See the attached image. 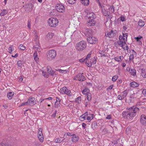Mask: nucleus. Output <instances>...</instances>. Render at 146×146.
<instances>
[{"label":"nucleus","instance_id":"f257e3e1","mask_svg":"<svg viewBox=\"0 0 146 146\" xmlns=\"http://www.w3.org/2000/svg\"><path fill=\"white\" fill-rule=\"evenodd\" d=\"M139 111V109L138 108L133 106L127 108L126 111H123L122 115L124 119L131 121L137 115Z\"/></svg>","mask_w":146,"mask_h":146},{"label":"nucleus","instance_id":"f03ea898","mask_svg":"<svg viewBox=\"0 0 146 146\" xmlns=\"http://www.w3.org/2000/svg\"><path fill=\"white\" fill-rule=\"evenodd\" d=\"M86 47V42L84 40H82L77 44L76 48L77 50L80 51L84 49Z\"/></svg>","mask_w":146,"mask_h":146},{"label":"nucleus","instance_id":"7ed1b4c3","mask_svg":"<svg viewBox=\"0 0 146 146\" xmlns=\"http://www.w3.org/2000/svg\"><path fill=\"white\" fill-rule=\"evenodd\" d=\"M58 20L55 18H51L48 20V23L49 26L52 27L57 26L58 23Z\"/></svg>","mask_w":146,"mask_h":146},{"label":"nucleus","instance_id":"20e7f679","mask_svg":"<svg viewBox=\"0 0 146 146\" xmlns=\"http://www.w3.org/2000/svg\"><path fill=\"white\" fill-rule=\"evenodd\" d=\"M56 55V51L54 50H51L48 51L47 54V58L49 60L54 58Z\"/></svg>","mask_w":146,"mask_h":146},{"label":"nucleus","instance_id":"39448f33","mask_svg":"<svg viewBox=\"0 0 146 146\" xmlns=\"http://www.w3.org/2000/svg\"><path fill=\"white\" fill-rule=\"evenodd\" d=\"M74 80H77L79 81L83 82L86 80L85 77L83 75V73H80L77 74L74 78Z\"/></svg>","mask_w":146,"mask_h":146},{"label":"nucleus","instance_id":"423d86ee","mask_svg":"<svg viewBox=\"0 0 146 146\" xmlns=\"http://www.w3.org/2000/svg\"><path fill=\"white\" fill-rule=\"evenodd\" d=\"M56 10L58 12H63L65 10L64 5L61 4H58L56 7Z\"/></svg>","mask_w":146,"mask_h":146},{"label":"nucleus","instance_id":"0eeeda50","mask_svg":"<svg viewBox=\"0 0 146 146\" xmlns=\"http://www.w3.org/2000/svg\"><path fill=\"white\" fill-rule=\"evenodd\" d=\"M60 92L62 94H66L69 96H71V91L68 90L66 87H64L60 89Z\"/></svg>","mask_w":146,"mask_h":146},{"label":"nucleus","instance_id":"6e6552de","mask_svg":"<svg viewBox=\"0 0 146 146\" xmlns=\"http://www.w3.org/2000/svg\"><path fill=\"white\" fill-rule=\"evenodd\" d=\"M87 41L91 44H96L97 41L96 38L93 36L89 37L87 38Z\"/></svg>","mask_w":146,"mask_h":146},{"label":"nucleus","instance_id":"1a4fd4ad","mask_svg":"<svg viewBox=\"0 0 146 146\" xmlns=\"http://www.w3.org/2000/svg\"><path fill=\"white\" fill-rule=\"evenodd\" d=\"M95 17L91 18V19H89L87 22V24L88 26H93L95 24L96 22L94 20Z\"/></svg>","mask_w":146,"mask_h":146},{"label":"nucleus","instance_id":"9d476101","mask_svg":"<svg viewBox=\"0 0 146 146\" xmlns=\"http://www.w3.org/2000/svg\"><path fill=\"white\" fill-rule=\"evenodd\" d=\"M28 104L30 106H33L36 104V101L34 98L30 97L27 101Z\"/></svg>","mask_w":146,"mask_h":146},{"label":"nucleus","instance_id":"9b49d317","mask_svg":"<svg viewBox=\"0 0 146 146\" xmlns=\"http://www.w3.org/2000/svg\"><path fill=\"white\" fill-rule=\"evenodd\" d=\"M140 120L141 123L142 125H146V116L145 115L142 114L141 115Z\"/></svg>","mask_w":146,"mask_h":146},{"label":"nucleus","instance_id":"f8f14e48","mask_svg":"<svg viewBox=\"0 0 146 146\" xmlns=\"http://www.w3.org/2000/svg\"><path fill=\"white\" fill-rule=\"evenodd\" d=\"M117 43L118 45L121 47H123V46L125 44L127 45L126 43V41L125 40H124V41H123L119 40L117 41Z\"/></svg>","mask_w":146,"mask_h":146},{"label":"nucleus","instance_id":"ddd939ff","mask_svg":"<svg viewBox=\"0 0 146 146\" xmlns=\"http://www.w3.org/2000/svg\"><path fill=\"white\" fill-rule=\"evenodd\" d=\"M78 136H76V135L74 134L72 137V141L73 142H76L78 141Z\"/></svg>","mask_w":146,"mask_h":146},{"label":"nucleus","instance_id":"4468645a","mask_svg":"<svg viewBox=\"0 0 146 146\" xmlns=\"http://www.w3.org/2000/svg\"><path fill=\"white\" fill-rule=\"evenodd\" d=\"M123 57L122 56H117L114 58V59L116 61L119 62H121L123 59Z\"/></svg>","mask_w":146,"mask_h":146},{"label":"nucleus","instance_id":"2eb2a0df","mask_svg":"<svg viewBox=\"0 0 146 146\" xmlns=\"http://www.w3.org/2000/svg\"><path fill=\"white\" fill-rule=\"evenodd\" d=\"M141 75L143 78H146V71L145 69H141Z\"/></svg>","mask_w":146,"mask_h":146},{"label":"nucleus","instance_id":"dca6fc26","mask_svg":"<svg viewBox=\"0 0 146 146\" xmlns=\"http://www.w3.org/2000/svg\"><path fill=\"white\" fill-rule=\"evenodd\" d=\"M114 33L113 31H111L110 32H108L107 34H106L105 35L106 36H108L109 38H111L113 36Z\"/></svg>","mask_w":146,"mask_h":146},{"label":"nucleus","instance_id":"f3484780","mask_svg":"<svg viewBox=\"0 0 146 146\" xmlns=\"http://www.w3.org/2000/svg\"><path fill=\"white\" fill-rule=\"evenodd\" d=\"M139 84L135 82H133L130 83V86L133 88L137 87L139 86Z\"/></svg>","mask_w":146,"mask_h":146},{"label":"nucleus","instance_id":"a211bd4d","mask_svg":"<svg viewBox=\"0 0 146 146\" xmlns=\"http://www.w3.org/2000/svg\"><path fill=\"white\" fill-rule=\"evenodd\" d=\"M87 17L89 19H91V18L94 17H95V18H96V16L92 12L88 13L87 15Z\"/></svg>","mask_w":146,"mask_h":146},{"label":"nucleus","instance_id":"6ab92c4d","mask_svg":"<svg viewBox=\"0 0 146 146\" xmlns=\"http://www.w3.org/2000/svg\"><path fill=\"white\" fill-rule=\"evenodd\" d=\"M81 3L85 6L88 5L89 3V0H80Z\"/></svg>","mask_w":146,"mask_h":146},{"label":"nucleus","instance_id":"aec40b11","mask_svg":"<svg viewBox=\"0 0 146 146\" xmlns=\"http://www.w3.org/2000/svg\"><path fill=\"white\" fill-rule=\"evenodd\" d=\"M54 34L52 33H49L46 35V38L48 39H51L52 38Z\"/></svg>","mask_w":146,"mask_h":146},{"label":"nucleus","instance_id":"412c9836","mask_svg":"<svg viewBox=\"0 0 146 146\" xmlns=\"http://www.w3.org/2000/svg\"><path fill=\"white\" fill-rule=\"evenodd\" d=\"M34 58L35 61L37 62L38 61L39 58L38 57L37 53L36 51H35L34 53Z\"/></svg>","mask_w":146,"mask_h":146},{"label":"nucleus","instance_id":"4be33fe9","mask_svg":"<svg viewBox=\"0 0 146 146\" xmlns=\"http://www.w3.org/2000/svg\"><path fill=\"white\" fill-rule=\"evenodd\" d=\"M90 90L88 88H85L82 91V93L83 94H86L88 93H90Z\"/></svg>","mask_w":146,"mask_h":146},{"label":"nucleus","instance_id":"5701e85b","mask_svg":"<svg viewBox=\"0 0 146 146\" xmlns=\"http://www.w3.org/2000/svg\"><path fill=\"white\" fill-rule=\"evenodd\" d=\"M122 96L123 98H125L127 95L128 92L127 90H124V91L122 92Z\"/></svg>","mask_w":146,"mask_h":146},{"label":"nucleus","instance_id":"b1692460","mask_svg":"<svg viewBox=\"0 0 146 146\" xmlns=\"http://www.w3.org/2000/svg\"><path fill=\"white\" fill-rule=\"evenodd\" d=\"M92 128L93 129H94L97 126V122L94 121L92 123Z\"/></svg>","mask_w":146,"mask_h":146},{"label":"nucleus","instance_id":"393cba45","mask_svg":"<svg viewBox=\"0 0 146 146\" xmlns=\"http://www.w3.org/2000/svg\"><path fill=\"white\" fill-rule=\"evenodd\" d=\"M14 94V93L13 92H9V93H7V97L10 100L12 98Z\"/></svg>","mask_w":146,"mask_h":146},{"label":"nucleus","instance_id":"a878e982","mask_svg":"<svg viewBox=\"0 0 146 146\" xmlns=\"http://www.w3.org/2000/svg\"><path fill=\"white\" fill-rule=\"evenodd\" d=\"M145 22L142 20L140 19L138 22V25L139 26L142 27L145 25Z\"/></svg>","mask_w":146,"mask_h":146},{"label":"nucleus","instance_id":"bb28decb","mask_svg":"<svg viewBox=\"0 0 146 146\" xmlns=\"http://www.w3.org/2000/svg\"><path fill=\"white\" fill-rule=\"evenodd\" d=\"M7 12V11L6 10L3 9L2 11L1 12L0 14V15L1 16H4L6 14Z\"/></svg>","mask_w":146,"mask_h":146},{"label":"nucleus","instance_id":"cd10ccee","mask_svg":"<svg viewBox=\"0 0 146 146\" xmlns=\"http://www.w3.org/2000/svg\"><path fill=\"white\" fill-rule=\"evenodd\" d=\"M60 106V101H58V100H57L55 102V107L56 108H58V107Z\"/></svg>","mask_w":146,"mask_h":146},{"label":"nucleus","instance_id":"c85d7f7f","mask_svg":"<svg viewBox=\"0 0 146 146\" xmlns=\"http://www.w3.org/2000/svg\"><path fill=\"white\" fill-rule=\"evenodd\" d=\"M131 74L133 76H135L136 75V70L133 69H131V71L130 72Z\"/></svg>","mask_w":146,"mask_h":146},{"label":"nucleus","instance_id":"c756f323","mask_svg":"<svg viewBox=\"0 0 146 146\" xmlns=\"http://www.w3.org/2000/svg\"><path fill=\"white\" fill-rule=\"evenodd\" d=\"M103 12L104 15L105 16H106L107 15L109 16L110 15V13L107 11L104 10L103 11Z\"/></svg>","mask_w":146,"mask_h":146},{"label":"nucleus","instance_id":"7c9ffc66","mask_svg":"<svg viewBox=\"0 0 146 146\" xmlns=\"http://www.w3.org/2000/svg\"><path fill=\"white\" fill-rule=\"evenodd\" d=\"M64 141V139L61 140L60 138H57L55 140V141L57 143H60Z\"/></svg>","mask_w":146,"mask_h":146},{"label":"nucleus","instance_id":"2f4dec72","mask_svg":"<svg viewBox=\"0 0 146 146\" xmlns=\"http://www.w3.org/2000/svg\"><path fill=\"white\" fill-rule=\"evenodd\" d=\"M135 94L134 93L132 94L130 97V100L131 102H133V99L134 98V95Z\"/></svg>","mask_w":146,"mask_h":146},{"label":"nucleus","instance_id":"473e14b6","mask_svg":"<svg viewBox=\"0 0 146 146\" xmlns=\"http://www.w3.org/2000/svg\"><path fill=\"white\" fill-rule=\"evenodd\" d=\"M86 64L89 67H91L92 65V63L91 62H89V60H87L86 62Z\"/></svg>","mask_w":146,"mask_h":146},{"label":"nucleus","instance_id":"72a5a7b5","mask_svg":"<svg viewBox=\"0 0 146 146\" xmlns=\"http://www.w3.org/2000/svg\"><path fill=\"white\" fill-rule=\"evenodd\" d=\"M86 95L87 98V99L88 100V101H89L91 100V94L90 93H88Z\"/></svg>","mask_w":146,"mask_h":146},{"label":"nucleus","instance_id":"f704fd0d","mask_svg":"<svg viewBox=\"0 0 146 146\" xmlns=\"http://www.w3.org/2000/svg\"><path fill=\"white\" fill-rule=\"evenodd\" d=\"M99 53L101 55V56H104V57L106 56V54H105L103 50H100Z\"/></svg>","mask_w":146,"mask_h":146},{"label":"nucleus","instance_id":"c9c22d12","mask_svg":"<svg viewBox=\"0 0 146 146\" xmlns=\"http://www.w3.org/2000/svg\"><path fill=\"white\" fill-rule=\"evenodd\" d=\"M19 48L20 49L24 50L25 49V47L22 44H21L19 46Z\"/></svg>","mask_w":146,"mask_h":146},{"label":"nucleus","instance_id":"e433bc0d","mask_svg":"<svg viewBox=\"0 0 146 146\" xmlns=\"http://www.w3.org/2000/svg\"><path fill=\"white\" fill-rule=\"evenodd\" d=\"M47 72L48 73L50 74L52 70V68L50 66H48L47 67Z\"/></svg>","mask_w":146,"mask_h":146},{"label":"nucleus","instance_id":"4c0bfd02","mask_svg":"<svg viewBox=\"0 0 146 146\" xmlns=\"http://www.w3.org/2000/svg\"><path fill=\"white\" fill-rule=\"evenodd\" d=\"M76 0H68V2L70 4H74L76 1Z\"/></svg>","mask_w":146,"mask_h":146},{"label":"nucleus","instance_id":"58836bf2","mask_svg":"<svg viewBox=\"0 0 146 146\" xmlns=\"http://www.w3.org/2000/svg\"><path fill=\"white\" fill-rule=\"evenodd\" d=\"M38 139L40 142H42L44 140L43 136H38Z\"/></svg>","mask_w":146,"mask_h":146},{"label":"nucleus","instance_id":"ea45409f","mask_svg":"<svg viewBox=\"0 0 146 146\" xmlns=\"http://www.w3.org/2000/svg\"><path fill=\"white\" fill-rule=\"evenodd\" d=\"M81 98L80 96H79L76 99V101L78 104H79L81 101Z\"/></svg>","mask_w":146,"mask_h":146},{"label":"nucleus","instance_id":"a19ab883","mask_svg":"<svg viewBox=\"0 0 146 146\" xmlns=\"http://www.w3.org/2000/svg\"><path fill=\"white\" fill-rule=\"evenodd\" d=\"M118 76L117 75L113 76L112 78V80L113 81H115L118 78Z\"/></svg>","mask_w":146,"mask_h":146},{"label":"nucleus","instance_id":"79ce46f5","mask_svg":"<svg viewBox=\"0 0 146 146\" xmlns=\"http://www.w3.org/2000/svg\"><path fill=\"white\" fill-rule=\"evenodd\" d=\"M119 40L121 41H124V40L125 41L126 39H125V38L124 37H123L121 35H120L119 36Z\"/></svg>","mask_w":146,"mask_h":146},{"label":"nucleus","instance_id":"37998d69","mask_svg":"<svg viewBox=\"0 0 146 146\" xmlns=\"http://www.w3.org/2000/svg\"><path fill=\"white\" fill-rule=\"evenodd\" d=\"M17 64L18 66L19 67H21L22 65L21 61L20 60L18 61L17 62Z\"/></svg>","mask_w":146,"mask_h":146},{"label":"nucleus","instance_id":"c03bdc74","mask_svg":"<svg viewBox=\"0 0 146 146\" xmlns=\"http://www.w3.org/2000/svg\"><path fill=\"white\" fill-rule=\"evenodd\" d=\"M110 9L111 12L113 13L114 11V7L113 6H111L110 7Z\"/></svg>","mask_w":146,"mask_h":146},{"label":"nucleus","instance_id":"a18cd8bd","mask_svg":"<svg viewBox=\"0 0 146 146\" xmlns=\"http://www.w3.org/2000/svg\"><path fill=\"white\" fill-rule=\"evenodd\" d=\"M60 73H67V71L66 70H62L60 69H58Z\"/></svg>","mask_w":146,"mask_h":146},{"label":"nucleus","instance_id":"49530a36","mask_svg":"<svg viewBox=\"0 0 146 146\" xmlns=\"http://www.w3.org/2000/svg\"><path fill=\"white\" fill-rule=\"evenodd\" d=\"M142 38V37L141 36H139L138 37L135 38V39H136L137 41H139L140 39Z\"/></svg>","mask_w":146,"mask_h":146},{"label":"nucleus","instance_id":"de8ad7c7","mask_svg":"<svg viewBox=\"0 0 146 146\" xmlns=\"http://www.w3.org/2000/svg\"><path fill=\"white\" fill-rule=\"evenodd\" d=\"M87 113H88V112H86V113H85L84 114L82 115L81 116V117H82V118H83L84 119H85L86 117V115L87 114Z\"/></svg>","mask_w":146,"mask_h":146},{"label":"nucleus","instance_id":"09e8293b","mask_svg":"<svg viewBox=\"0 0 146 146\" xmlns=\"http://www.w3.org/2000/svg\"><path fill=\"white\" fill-rule=\"evenodd\" d=\"M120 18L121 20L122 21V22L125 21H126V19L124 17L121 16Z\"/></svg>","mask_w":146,"mask_h":146},{"label":"nucleus","instance_id":"8fccbe9b","mask_svg":"<svg viewBox=\"0 0 146 146\" xmlns=\"http://www.w3.org/2000/svg\"><path fill=\"white\" fill-rule=\"evenodd\" d=\"M117 98L118 99L120 100H121L123 99L122 98V96H121L120 95H118L117 96Z\"/></svg>","mask_w":146,"mask_h":146},{"label":"nucleus","instance_id":"3c124183","mask_svg":"<svg viewBox=\"0 0 146 146\" xmlns=\"http://www.w3.org/2000/svg\"><path fill=\"white\" fill-rule=\"evenodd\" d=\"M27 104H28L27 101V102H25L24 103H23L21 104L20 105V106H24V105H27Z\"/></svg>","mask_w":146,"mask_h":146},{"label":"nucleus","instance_id":"603ef678","mask_svg":"<svg viewBox=\"0 0 146 146\" xmlns=\"http://www.w3.org/2000/svg\"><path fill=\"white\" fill-rule=\"evenodd\" d=\"M66 134L67 135L70 136H72V137L74 135V134H72V133H70L69 132L67 133Z\"/></svg>","mask_w":146,"mask_h":146},{"label":"nucleus","instance_id":"864d4df0","mask_svg":"<svg viewBox=\"0 0 146 146\" xmlns=\"http://www.w3.org/2000/svg\"><path fill=\"white\" fill-rule=\"evenodd\" d=\"M123 36H122L123 37H124V38H125V39H126V41L127 40V33H125V34L123 33Z\"/></svg>","mask_w":146,"mask_h":146},{"label":"nucleus","instance_id":"5fc2aeb1","mask_svg":"<svg viewBox=\"0 0 146 146\" xmlns=\"http://www.w3.org/2000/svg\"><path fill=\"white\" fill-rule=\"evenodd\" d=\"M57 112V111L56 110L54 113L52 114V115H51V116L52 117H54L56 116V113Z\"/></svg>","mask_w":146,"mask_h":146},{"label":"nucleus","instance_id":"6e6d98bb","mask_svg":"<svg viewBox=\"0 0 146 146\" xmlns=\"http://www.w3.org/2000/svg\"><path fill=\"white\" fill-rule=\"evenodd\" d=\"M30 22L31 21H28V25L27 26L28 27L29 29H30L31 28V24H30Z\"/></svg>","mask_w":146,"mask_h":146},{"label":"nucleus","instance_id":"4d7b16f0","mask_svg":"<svg viewBox=\"0 0 146 146\" xmlns=\"http://www.w3.org/2000/svg\"><path fill=\"white\" fill-rule=\"evenodd\" d=\"M13 51V48L11 47H9V52L11 53Z\"/></svg>","mask_w":146,"mask_h":146},{"label":"nucleus","instance_id":"13d9d810","mask_svg":"<svg viewBox=\"0 0 146 146\" xmlns=\"http://www.w3.org/2000/svg\"><path fill=\"white\" fill-rule=\"evenodd\" d=\"M96 59L95 58V57H94V60H93L92 62H91L92 64H95L96 63Z\"/></svg>","mask_w":146,"mask_h":146},{"label":"nucleus","instance_id":"bf43d9fd","mask_svg":"<svg viewBox=\"0 0 146 146\" xmlns=\"http://www.w3.org/2000/svg\"><path fill=\"white\" fill-rule=\"evenodd\" d=\"M142 93L144 95H146V89H143Z\"/></svg>","mask_w":146,"mask_h":146},{"label":"nucleus","instance_id":"052dcab7","mask_svg":"<svg viewBox=\"0 0 146 146\" xmlns=\"http://www.w3.org/2000/svg\"><path fill=\"white\" fill-rule=\"evenodd\" d=\"M113 87V85H111L110 86L108 87L106 89L107 90H111Z\"/></svg>","mask_w":146,"mask_h":146},{"label":"nucleus","instance_id":"680f3d73","mask_svg":"<svg viewBox=\"0 0 146 146\" xmlns=\"http://www.w3.org/2000/svg\"><path fill=\"white\" fill-rule=\"evenodd\" d=\"M91 54L89 53L88 54L87 56H86V58H85V60L87 59L88 58H90V57Z\"/></svg>","mask_w":146,"mask_h":146},{"label":"nucleus","instance_id":"e2e57ef3","mask_svg":"<svg viewBox=\"0 0 146 146\" xmlns=\"http://www.w3.org/2000/svg\"><path fill=\"white\" fill-rule=\"evenodd\" d=\"M111 118V115H108L106 117V119H110Z\"/></svg>","mask_w":146,"mask_h":146},{"label":"nucleus","instance_id":"0e129e2a","mask_svg":"<svg viewBox=\"0 0 146 146\" xmlns=\"http://www.w3.org/2000/svg\"><path fill=\"white\" fill-rule=\"evenodd\" d=\"M38 136H43L42 132H41V131L38 132Z\"/></svg>","mask_w":146,"mask_h":146},{"label":"nucleus","instance_id":"69168bd1","mask_svg":"<svg viewBox=\"0 0 146 146\" xmlns=\"http://www.w3.org/2000/svg\"><path fill=\"white\" fill-rule=\"evenodd\" d=\"M18 56V53H16L15 54V55H12L11 56L12 57L14 58H16Z\"/></svg>","mask_w":146,"mask_h":146},{"label":"nucleus","instance_id":"338daca9","mask_svg":"<svg viewBox=\"0 0 146 146\" xmlns=\"http://www.w3.org/2000/svg\"><path fill=\"white\" fill-rule=\"evenodd\" d=\"M29 6V7L30 9H32V8H33V5L32 4H29L28 5Z\"/></svg>","mask_w":146,"mask_h":146},{"label":"nucleus","instance_id":"774afa93","mask_svg":"<svg viewBox=\"0 0 146 146\" xmlns=\"http://www.w3.org/2000/svg\"><path fill=\"white\" fill-rule=\"evenodd\" d=\"M86 125V124L85 123H82V126L84 129L85 128Z\"/></svg>","mask_w":146,"mask_h":146}]
</instances>
